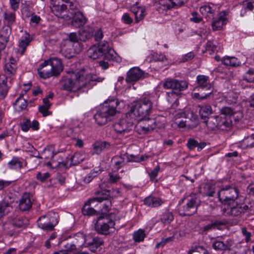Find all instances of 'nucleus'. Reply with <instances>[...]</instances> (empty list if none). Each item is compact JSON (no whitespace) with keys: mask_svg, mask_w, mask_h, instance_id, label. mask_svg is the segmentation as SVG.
I'll list each match as a JSON object with an SVG mask.
<instances>
[{"mask_svg":"<svg viewBox=\"0 0 254 254\" xmlns=\"http://www.w3.org/2000/svg\"><path fill=\"white\" fill-rule=\"evenodd\" d=\"M97 196L89 199L82 209V213L84 215H97V211L92 206H96L99 207L101 211H108L112 207L111 191L108 190H101L96 191Z\"/></svg>","mask_w":254,"mask_h":254,"instance_id":"obj_1","label":"nucleus"},{"mask_svg":"<svg viewBox=\"0 0 254 254\" xmlns=\"http://www.w3.org/2000/svg\"><path fill=\"white\" fill-rule=\"evenodd\" d=\"M120 102L117 99L111 98L106 100L101 105L94 116L96 123L103 126L112 120L118 112L117 108Z\"/></svg>","mask_w":254,"mask_h":254,"instance_id":"obj_2","label":"nucleus"},{"mask_svg":"<svg viewBox=\"0 0 254 254\" xmlns=\"http://www.w3.org/2000/svg\"><path fill=\"white\" fill-rule=\"evenodd\" d=\"M153 104L151 96H143L139 100L134 102L128 112V116H130L134 120H144L152 113Z\"/></svg>","mask_w":254,"mask_h":254,"instance_id":"obj_3","label":"nucleus"},{"mask_svg":"<svg viewBox=\"0 0 254 254\" xmlns=\"http://www.w3.org/2000/svg\"><path fill=\"white\" fill-rule=\"evenodd\" d=\"M82 50V44L75 32L67 33L60 44L61 53L67 59L74 57Z\"/></svg>","mask_w":254,"mask_h":254,"instance_id":"obj_4","label":"nucleus"},{"mask_svg":"<svg viewBox=\"0 0 254 254\" xmlns=\"http://www.w3.org/2000/svg\"><path fill=\"white\" fill-rule=\"evenodd\" d=\"M220 114L209 117L204 123L211 128L217 127L222 130L230 129L232 127L230 119L226 118V115H230L232 111L228 107H223L220 109Z\"/></svg>","mask_w":254,"mask_h":254,"instance_id":"obj_5","label":"nucleus"},{"mask_svg":"<svg viewBox=\"0 0 254 254\" xmlns=\"http://www.w3.org/2000/svg\"><path fill=\"white\" fill-rule=\"evenodd\" d=\"M63 69V65L61 60L57 58H54L42 63L38 72L41 77L46 79L59 75Z\"/></svg>","mask_w":254,"mask_h":254,"instance_id":"obj_6","label":"nucleus"},{"mask_svg":"<svg viewBox=\"0 0 254 254\" xmlns=\"http://www.w3.org/2000/svg\"><path fill=\"white\" fill-rule=\"evenodd\" d=\"M84 82V70L68 73L66 79L64 81L63 87L64 90L76 92L85 88Z\"/></svg>","mask_w":254,"mask_h":254,"instance_id":"obj_7","label":"nucleus"},{"mask_svg":"<svg viewBox=\"0 0 254 254\" xmlns=\"http://www.w3.org/2000/svg\"><path fill=\"white\" fill-rule=\"evenodd\" d=\"M200 200L196 194L192 193L184 197L179 201L178 210L181 216H191L197 212Z\"/></svg>","mask_w":254,"mask_h":254,"instance_id":"obj_8","label":"nucleus"},{"mask_svg":"<svg viewBox=\"0 0 254 254\" xmlns=\"http://www.w3.org/2000/svg\"><path fill=\"white\" fill-rule=\"evenodd\" d=\"M196 82L197 85L193 89V91L198 92L193 93V97L199 100L209 98L213 90V86L209 82V77L204 75H198L196 77Z\"/></svg>","mask_w":254,"mask_h":254,"instance_id":"obj_9","label":"nucleus"},{"mask_svg":"<svg viewBox=\"0 0 254 254\" xmlns=\"http://www.w3.org/2000/svg\"><path fill=\"white\" fill-rule=\"evenodd\" d=\"M219 201L224 204H231L235 202L239 194V189L234 185L226 186L216 193Z\"/></svg>","mask_w":254,"mask_h":254,"instance_id":"obj_10","label":"nucleus"},{"mask_svg":"<svg viewBox=\"0 0 254 254\" xmlns=\"http://www.w3.org/2000/svg\"><path fill=\"white\" fill-rule=\"evenodd\" d=\"M59 216L57 212H49L39 217L37 220L39 228L48 232L52 231L59 223Z\"/></svg>","mask_w":254,"mask_h":254,"instance_id":"obj_11","label":"nucleus"},{"mask_svg":"<svg viewBox=\"0 0 254 254\" xmlns=\"http://www.w3.org/2000/svg\"><path fill=\"white\" fill-rule=\"evenodd\" d=\"M134 120V118L128 116L127 112L124 117L114 124V129L118 134L125 135L131 131Z\"/></svg>","mask_w":254,"mask_h":254,"instance_id":"obj_12","label":"nucleus"},{"mask_svg":"<svg viewBox=\"0 0 254 254\" xmlns=\"http://www.w3.org/2000/svg\"><path fill=\"white\" fill-rule=\"evenodd\" d=\"M115 223L109 215H101L97 218L95 228L98 233L107 235L110 233V230L114 228Z\"/></svg>","mask_w":254,"mask_h":254,"instance_id":"obj_13","label":"nucleus"},{"mask_svg":"<svg viewBox=\"0 0 254 254\" xmlns=\"http://www.w3.org/2000/svg\"><path fill=\"white\" fill-rule=\"evenodd\" d=\"M249 209V206L245 203L237 202L227 205V207L224 208V212L227 215L232 217H240L244 215Z\"/></svg>","mask_w":254,"mask_h":254,"instance_id":"obj_14","label":"nucleus"},{"mask_svg":"<svg viewBox=\"0 0 254 254\" xmlns=\"http://www.w3.org/2000/svg\"><path fill=\"white\" fill-rule=\"evenodd\" d=\"M234 244V240L228 239L222 240L221 238H214L212 242V248L216 251L224 252L231 251Z\"/></svg>","mask_w":254,"mask_h":254,"instance_id":"obj_15","label":"nucleus"},{"mask_svg":"<svg viewBox=\"0 0 254 254\" xmlns=\"http://www.w3.org/2000/svg\"><path fill=\"white\" fill-rule=\"evenodd\" d=\"M104 245V241L99 237H92L88 236L86 237L85 247L92 252L99 251L100 247Z\"/></svg>","mask_w":254,"mask_h":254,"instance_id":"obj_16","label":"nucleus"},{"mask_svg":"<svg viewBox=\"0 0 254 254\" xmlns=\"http://www.w3.org/2000/svg\"><path fill=\"white\" fill-rule=\"evenodd\" d=\"M188 87V83L185 80L177 79V85L175 90L167 92V99L168 102L172 103L176 97L181 94V92L186 90Z\"/></svg>","mask_w":254,"mask_h":254,"instance_id":"obj_17","label":"nucleus"},{"mask_svg":"<svg viewBox=\"0 0 254 254\" xmlns=\"http://www.w3.org/2000/svg\"><path fill=\"white\" fill-rule=\"evenodd\" d=\"M108 48V42L100 43L98 46H92L88 51L89 57L93 59H97L103 56L105 50Z\"/></svg>","mask_w":254,"mask_h":254,"instance_id":"obj_18","label":"nucleus"},{"mask_svg":"<svg viewBox=\"0 0 254 254\" xmlns=\"http://www.w3.org/2000/svg\"><path fill=\"white\" fill-rule=\"evenodd\" d=\"M145 77V73L138 67L130 68L127 73L126 81L128 83L135 82Z\"/></svg>","mask_w":254,"mask_h":254,"instance_id":"obj_19","label":"nucleus"},{"mask_svg":"<svg viewBox=\"0 0 254 254\" xmlns=\"http://www.w3.org/2000/svg\"><path fill=\"white\" fill-rule=\"evenodd\" d=\"M52 12L58 17L64 18L63 13L67 8V5L62 3L59 0H51Z\"/></svg>","mask_w":254,"mask_h":254,"instance_id":"obj_20","label":"nucleus"},{"mask_svg":"<svg viewBox=\"0 0 254 254\" xmlns=\"http://www.w3.org/2000/svg\"><path fill=\"white\" fill-rule=\"evenodd\" d=\"M33 198L32 196L28 193H24L19 200V208L22 211H28L32 207Z\"/></svg>","mask_w":254,"mask_h":254,"instance_id":"obj_21","label":"nucleus"},{"mask_svg":"<svg viewBox=\"0 0 254 254\" xmlns=\"http://www.w3.org/2000/svg\"><path fill=\"white\" fill-rule=\"evenodd\" d=\"M72 15L71 25L75 28H80L83 26L87 22L86 18L80 11L70 12Z\"/></svg>","mask_w":254,"mask_h":254,"instance_id":"obj_22","label":"nucleus"},{"mask_svg":"<svg viewBox=\"0 0 254 254\" xmlns=\"http://www.w3.org/2000/svg\"><path fill=\"white\" fill-rule=\"evenodd\" d=\"M227 13L225 11H221L219 13L217 19L214 20L211 23L213 31L221 30L223 26L227 23Z\"/></svg>","mask_w":254,"mask_h":254,"instance_id":"obj_23","label":"nucleus"},{"mask_svg":"<svg viewBox=\"0 0 254 254\" xmlns=\"http://www.w3.org/2000/svg\"><path fill=\"white\" fill-rule=\"evenodd\" d=\"M94 29L93 27L87 26L78 31V37L81 42H85L93 36Z\"/></svg>","mask_w":254,"mask_h":254,"instance_id":"obj_24","label":"nucleus"},{"mask_svg":"<svg viewBox=\"0 0 254 254\" xmlns=\"http://www.w3.org/2000/svg\"><path fill=\"white\" fill-rule=\"evenodd\" d=\"M104 79V78L98 77L95 75L91 74L85 75V71H84V82L85 84V88L89 89L92 86L96 85V82H102Z\"/></svg>","mask_w":254,"mask_h":254,"instance_id":"obj_25","label":"nucleus"},{"mask_svg":"<svg viewBox=\"0 0 254 254\" xmlns=\"http://www.w3.org/2000/svg\"><path fill=\"white\" fill-rule=\"evenodd\" d=\"M27 105V100L24 98V95L23 94H20L19 96L13 103V106L15 110L18 112L26 109Z\"/></svg>","mask_w":254,"mask_h":254,"instance_id":"obj_26","label":"nucleus"},{"mask_svg":"<svg viewBox=\"0 0 254 254\" xmlns=\"http://www.w3.org/2000/svg\"><path fill=\"white\" fill-rule=\"evenodd\" d=\"M9 86L7 84V78L4 75H0V99H3L6 97Z\"/></svg>","mask_w":254,"mask_h":254,"instance_id":"obj_27","label":"nucleus"},{"mask_svg":"<svg viewBox=\"0 0 254 254\" xmlns=\"http://www.w3.org/2000/svg\"><path fill=\"white\" fill-rule=\"evenodd\" d=\"M199 191L203 196L209 197L214 196L216 194L215 186L210 184L203 185L202 187L199 188Z\"/></svg>","mask_w":254,"mask_h":254,"instance_id":"obj_28","label":"nucleus"},{"mask_svg":"<svg viewBox=\"0 0 254 254\" xmlns=\"http://www.w3.org/2000/svg\"><path fill=\"white\" fill-rule=\"evenodd\" d=\"M198 107L199 108V114L200 117L204 122V121L207 120L209 116L212 114V108L209 105H198Z\"/></svg>","mask_w":254,"mask_h":254,"instance_id":"obj_29","label":"nucleus"},{"mask_svg":"<svg viewBox=\"0 0 254 254\" xmlns=\"http://www.w3.org/2000/svg\"><path fill=\"white\" fill-rule=\"evenodd\" d=\"M206 145V142H198L196 140L191 138L188 139L187 143V146L190 150H193L195 147H197L198 151H200Z\"/></svg>","mask_w":254,"mask_h":254,"instance_id":"obj_30","label":"nucleus"},{"mask_svg":"<svg viewBox=\"0 0 254 254\" xmlns=\"http://www.w3.org/2000/svg\"><path fill=\"white\" fill-rule=\"evenodd\" d=\"M72 238V242L77 249L78 247H80L82 246H84V247H85L86 237H85L83 233H77L75 234H74Z\"/></svg>","mask_w":254,"mask_h":254,"instance_id":"obj_31","label":"nucleus"},{"mask_svg":"<svg viewBox=\"0 0 254 254\" xmlns=\"http://www.w3.org/2000/svg\"><path fill=\"white\" fill-rule=\"evenodd\" d=\"M211 222L210 224L204 226L201 228L203 233H206L208 231L215 229L216 228H219L221 226L225 225V222L222 221L218 220H209Z\"/></svg>","mask_w":254,"mask_h":254,"instance_id":"obj_32","label":"nucleus"},{"mask_svg":"<svg viewBox=\"0 0 254 254\" xmlns=\"http://www.w3.org/2000/svg\"><path fill=\"white\" fill-rule=\"evenodd\" d=\"M103 56H104V59L108 61L119 62L120 59V58L118 56L114 49L110 48L108 43V48L106 51L105 50V53H104Z\"/></svg>","mask_w":254,"mask_h":254,"instance_id":"obj_33","label":"nucleus"},{"mask_svg":"<svg viewBox=\"0 0 254 254\" xmlns=\"http://www.w3.org/2000/svg\"><path fill=\"white\" fill-rule=\"evenodd\" d=\"M163 202L160 198L149 196L144 199V203L146 205L156 207L160 206Z\"/></svg>","mask_w":254,"mask_h":254,"instance_id":"obj_34","label":"nucleus"},{"mask_svg":"<svg viewBox=\"0 0 254 254\" xmlns=\"http://www.w3.org/2000/svg\"><path fill=\"white\" fill-rule=\"evenodd\" d=\"M126 156V154H124L120 156H115L112 158V162L117 170L124 166L127 162Z\"/></svg>","mask_w":254,"mask_h":254,"instance_id":"obj_35","label":"nucleus"},{"mask_svg":"<svg viewBox=\"0 0 254 254\" xmlns=\"http://www.w3.org/2000/svg\"><path fill=\"white\" fill-rule=\"evenodd\" d=\"M140 122L136 126L135 130L140 134H144L148 133L152 130V127L150 125H145L142 120H139Z\"/></svg>","mask_w":254,"mask_h":254,"instance_id":"obj_36","label":"nucleus"},{"mask_svg":"<svg viewBox=\"0 0 254 254\" xmlns=\"http://www.w3.org/2000/svg\"><path fill=\"white\" fill-rule=\"evenodd\" d=\"M16 20L15 13L10 11H5L3 14V22L4 25L11 26Z\"/></svg>","mask_w":254,"mask_h":254,"instance_id":"obj_37","label":"nucleus"},{"mask_svg":"<svg viewBox=\"0 0 254 254\" xmlns=\"http://www.w3.org/2000/svg\"><path fill=\"white\" fill-rule=\"evenodd\" d=\"M222 63L225 65L237 66L240 65L239 60L235 57L225 56L222 59Z\"/></svg>","mask_w":254,"mask_h":254,"instance_id":"obj_38","label":"nucleus"},{"mask_svg":"<svg viewBox=\"0 0 254 254\" xmlns=\"http://www.w3.org/2000/svg\"><path fill=\"white\" fill-rule=\"evenodd\" d=\"M110 144L106 141L96 142L93 144L94 153L100 154L105 149L109 147Z\"/></svg>","mask_w":254,"mask_h":254,"instance_id":"obj_39","label":"nucleus"},{"mask_svg":"<svg viewBox=\"0 0 254 254\" xmlns=\"http://www.w3.org/2000/svg\"><path fill=\"white\" fill-rule=\"evenodd\" d=\"M200 13L206 18L211 19L213 17L214 10L209 5L205 4L200 7Z\"/></svg>","mask_w":254,"mask_h":254,"instance_id":"obj_40","label":"nucleus"},{"mask_svg":"<svg viewBox=\"0 0 254 254\" xmlns=\"http://www.w3.org/2000/svg\"><path fill=\"white\" fill-rule=\"evenodd\" d=\"M31 40L32 39L30 37V35L27 33H25L24 36L22 37V39L20 40L19 43V48L21 49V54H23L24 53L27 46L29 45Z\"/></svg>","mask_w":254,"mask_h":254,"instance_id":"obj_41","label":"nucleus"},{"mask_svg":"<svg viewBox=\"0 0 254 254\" xmlns=\"http://www.w3.org/2000/svg\"><path fill=\"white\" fill-rule=\"evenodd\" d=\"M173 7L172 0H159L157 9L158 11L167 10Z\"/></svg>","mask_w":254,"mask_h":254,"instance_id":"obj_42","label":"nucleus"},{"mask_svg":"<svg viewBox=\"0 0 254 254\" xmlns=\"http://www.w3.org/2000/svg\"><path fill=\"white\" fill-rule=\"evenodd\" d=\"M85 159L84 155L80 152H75L70 158V166L76 165L82 162Z\"/></svg>","mask_w":254,"mask_h":254,"instance_id":"obj_43","label":"nucleus"},{"mask_svg":"<svg viewBox=\"0 0 254 254\" xmlns=\"http://www.w3.org/2000/svg\"><path fill=\"white\" fill-rule=\"evenodd\" d=\"M101 173V171L100 169L95 168L92 170L88 174L86 175L83 180V181L85 184H88L90 183L92 180L98 175Z\"/></svg>","mask_w":254,"mask_h":254,"instance_id":"obj_44","label":"nucleus"},{"mask_svg":"<svg viewBox=\"0 0 254 254\" xmlns=\"http://www.w3.org/2000/svg\"><path fill=\"white\" fill-rule=\"evenodd\" d=\"M177 79L173 78H167L165 79L163 83V87L166 89H172L175 90L177 85Z\"/></svg>","mask_w":254,"mask_h":254,"instance_id":"obj_45","label":"nucleus"},{"mask_svg":"<svg viewBox=\"0 0 254 254\" xmlns=\"http://www.w3.org/2000/svg\"><path fill=\"white\" fill-rule=\"evenodd\" d=\"M174 220V216L171 212L166 211L161 216L160 221L165 224H170Z\"/></svg>","mask_w":254,"mask_h":254,"instance_id":"obj_46","label":"nucleus"},{"mask_svg":"<svg viewBox=\"0 0 254 254\" xmlns=\"http://www.w3.org/2000/svg\"><path fill=\"white\" fill-rule=\"evenodd\" d=\"M131 11L134 15L135 22L137 23L141 20L145 15L144 10L141 8L132 7L131 9Z\"/></svg>","mask_w":254,"mask_h":254,"instance_id":"obj_47","label":"nucleus"},{"mask_svg":"<svg viewBox=\"0 0 254 254\" xmlns=\"http://www.w3.org/2000/svg\"><path fill=\"white\" fill-rule=\"evenodd\" d=\"M151 121L154 123L155 127L161 128L165 127L166 119L164 116H158L155 118L152 119Z\"/></svg>","mask_w":254,"mask_h":254,"instance_id":"obj_48","label":"nucleus"},{"mask_svg":"<svg viewBox=\"0 0 254 254\" xmlns=\"http://www.w3.org/2000/svg\"><path fill=\"white\" fill-rule=\"evenodd\" d=\"M126 154V158L127 162H140L144 160H146L148 158V156L147 155H141L140 156H136L133 154H131L129 155H128L127 153Z\"/></svg>","mask_w":254,"mask_h":254,"instance_id":"obj_49","label":"nucleus"},{"mask_svg":"<svg viewBox=\"0 0 254 254\" xmlns=\"http://www.w3.org/2000/svg\"><path fill=\"white\" fill-rule=\"evenodd\" d=\"M7 165L10 169H20L22 167V163L17 157H13L12 160L9 161Z\"/></svg>","mask_w":254,"mask_h":254,"instance_id":"obj_50","label":"nucleus"},{"mask_svg":"<svg viewBox=\"0 0 254 254\" xmlns=\"http://www.w3.org/2000/svg\"><path fill=\"white\" fill-rule=\"evenodd\" d=\"M4 229L6 231L7 235L10 237L17 235L19 232L17 228L13 227L9 223L4 225Z\"/></svg>","mask_w":254,"mask_h":254,"instance_id":"obj_51","label":"nucleus"},{"mask_svg":"<svg viewBox=\"0 0 254 254\" xmlns=\"http://www.w3.org/2000/svg\"><path fill=\"white\" fill-rule=\"evenodd\" d=\"M48 166H50L53 168H56L58 167H63L67 168L68 167L67 162L61 161H56L54 158L51 159V161H49L47 163Z\"/></svg>","mask_w":254,"mask_h":254,"instance_id":"obj_52","label":"nucleus"},{"mask_svg":"<svg viewBox=\"0 0 254 254\" xmlns=\"http://www.w3.org/2000/svg\"><path fill=\"white\" fill-rule=\"evenodd\" d=\"M145 236V231L142 229H139L134 232L133 238L135 242L139 243L143 241Z\"/></svg>","mask_w":254,"mask_h":254,"instance_id":"obj_53","label":"nucleus"},{"mask_svg":"<svg viewBox=\"0 0 254 254\" xmlns=\"http://www.w3.org/2000/svg\"><path fill=\"white\" fill-rule=\"evenodd\" d=\"M231 113L230 115H226V118L228 117L230 119L231 123H232V120H234L235 122H238L242 118V113L240 111H234L232 108Z\"/></svg>","mask_w":254,"mask_h":254,"instance_id":"obj_54","label":"nucleus"},{"mask_svg":"<svg viewBox=\"0 0 254 254\" xmlns=\"http://www.w3.org/2000/svg\"><path fill=\"white\" fill-rule=\"evenodd\" d=\"M24 220L22 217H17L12 220L11 221L9 222L13 227L17 228V229L23 227L25 223L24 222Z\"/></svg>","mask_w":254,"mask_h":254,"instance_id":"obj_55","label":"nucleus"},{"mask_svg":"<svg viewBox=\"0 0 254 254\" xmlns=\"http://www.w3.org/2000/svg\"><path fill=\"white\" fill-rule=\"evenodd\" d=\"M244 80L248 82L252 83L254 82V69L250 68L243 76Z\"/></svg>","mask_w":254,"mask_h":254,"instance_id":"obj_56","label":"nucleus"},{"mask_svg":"<svg viewBox=\"0 0 254 254\" xmlns=\"http://www.w3.org/2000/svg\"><path fill=\"white\" fill-rule=\"evenodd\" d=\"M17 68V64H6L4 66V71L7 74H14Z\"/></svg>","mask_w":254,"mask_h":254,"instance_id":"obj_57","label":"nucleus"},{"mask_svg":"<svg viewBox=\"0 0 254 254\" xmlns=\"http://www.w3.org/2000/svg\"><path fill=\"white\" fill-rule=\"evenodd\" d=\"M11 32V26L4 25L0 31V34L9 38Z\"/></svg>","mask_w":254,"mask_h":254,"instance_id":"obj_58","label":"nucleus"},{"mask_svg":"<svg viewBox=\"0 0 254 254\" xmlns=\"http://www.w3.org/2000/svg\"><path fill=\"white\" fill-rule=\"evenodd\" d=\"M246 145V147L247 148H251L254 147V134H252L250 136L248 137L244 141Z\"/></svg>","mask_w":254,"mask_h":254,"instance_id":"obj_59","label":"nucleus"},{"mask_svg":"<svg viewBox=\"0 0 254 254\" xmlns=\"http://www.w3.org/2000/svg\"><path fill=\"white\" fill-rule=\"evenodd\" d=\"M50 108V107L41 105L39 107V111L43 117H47L52 114V112L49 110Z\"/></svg>","mask_w":254,"mask_h":254,"instance_id":"obj_60","label":"nucleus"},{"mask_svg":"<svg viewBox=\"0 0 254 254\" xmlns=\"http://www.w3.org/2000/svg\"><path fill=\"white\" fill-rule=\"evenodd\" d=\"M243 7L245 10H252L254 9V0H248L243 1Z\"/></svg>","mask_w":254,"mask_h":254,"instance_id":"obj_61","label":"nucleus"},{"mask_svg":"<svg viewBox=\"0 0 254 254\" xmlns=\"http://www.w3.org/2000/svg\"><path fill=\"white\" fill-rule=\"evenodd\" d=\"M50 177V174L48 172L42 173L38 172L36 175V179L41 182H44Z\"/></svg>","mask_w":254,"mask_h":254,"instance_id":"obj_62","label":"nucleus"},{"mask_svg":"<svg viewBox=\"0 0 254 254\" xmlns=\"http://www.w3.org/2000/svg\"><path fill=\"white\" fill-rule=\"evenodd\" d=\"M216 46L211 41H208L205 45V49L206 51L209 52V54L213 53L216 49Z\"/></svg>","mask_w":254,"mask_h":254,"instance_id":"obj_63","label":"nucleus"},{"mask_svg":"<svg viewBox=\"0 0 254 254\" xmlns=\"http://www.w3.org/2000/svg\"><path fill=\"white\" fill-rule=\"evenodd\" d=\"M153 60L155 62H164L166 60V58L165 55L162 54H158L157 53H154L152 54Z\"/></svg>","mask_w":254,"mask_h":254,"instance_id":"obj_64","label":"nucleus"}]
</instances>
